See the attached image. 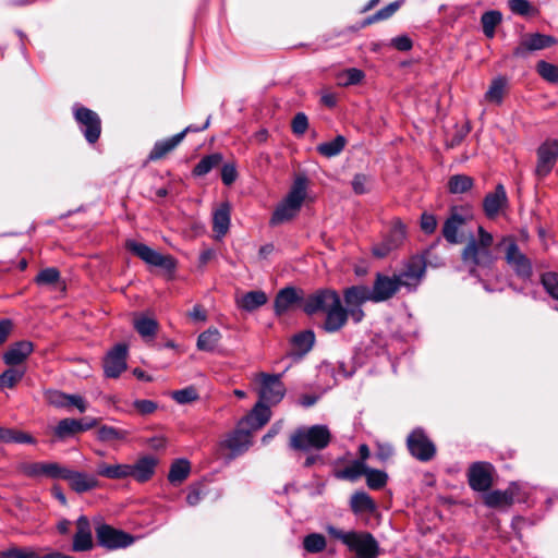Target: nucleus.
<instances>
[{
	"mask_svg": "<svg viewBox=\"0 0 558 558\" xmlns=\"http://www.w3.org/2000/svg\"><path fill=\"white\" fill-rule=\"evenodd\" d=\"M369 288L364 284H356L345 288L342 298L331 289H320L310 294L303 302V311L307 315L317 313L325 314L322 324L323 330L329 333L341 330L348 323L349 317L359 324L364 319L363 304L371 302Z\"/></svg>",
	"mask_w": 558,
	"mask_h": 558,
	"instance_id": "f257e3e1",
	"label": "nucleus"
},
{
	"mask_svg": "<svg viewBox=\"0 0 558 558\" xmlns=\"http://www.w3.org/2000/svg\"><path fill=\"white\" fill-rule=\"evenodd\" d=\"M492 245L493 235L483 227H478V239L470 240L462 252V260L472 276H477V268H490L494 264Z\"/></svg>",
	"mask_w": 558,
	"mask_h": 558,
	"instance_id": "f03ea898",
	"label": "nucleus"
},
{
	"mask_svg": "<svg viewBox=\"0 0 558 558\" xmlns=\"http://www.w3.org/2000/svg\"><path fill=\"white\" fill-rule=\"evenodd\" d=\"M307 178L298 175L293 184L280 204L274 210L270 225L278 226L293 219L300 211L306 197Z\"/></svg>",
	"mask_w": 558,
	"mask_h": 558,
	"instance_id": "7ed1b4c3",
	"label": "nucleus"
},
{
	"mask_svg": "<svg viewBox=\"0 0 558 558\" xmlns=\"http://www.w3.org/2000/svg\"><path fill=\"white\" fill-rule=\"evenodd\" d=\"M326 531L333 538L341 541L359 558H375L378 555V543L368 532H344L333 525H328Z\"/></svg>",
	"mask_w": 558,
	"mask_h": 558,
	"instance_id": "20e7f679",
	"label": "nucleus"
},
{
	"mask_svg": "<svg viewBox=\"0 0 558 558\" xmlns=\"http://www.w3.org/2000/svg\"><path fill=\"white\" fill-rule=\"evenodd\" d=\"M331 441V433L326 425L299 427L290 436L289 446L294 450L310 451L323 450Z\"/></svg>",
	"mask_w": 558,
	"mask_h": 558,
	"instance_id": "39448f33",
	"label": "nucleus"
},
{
	"mask_svg": "<svg viewBox=\"0 0 558 558\" xmlns=\"http://www.w3.org/2000/svg\"><path fill=\"white\" fill-rule=\"evenodd\" d=\"M125 247L133 253L135 256L141 258L144 263L162 268L171 276L175 271L177 260L171 255H162L159 252L153 250L148 245L136 242L134 240H128Z\"/></svg>",
	"mask_w": 558,
	"mask_h": 558,
	"instance_id": "423d86ee",
	"label": "nucleus"
},
{
	"mask_svg": "<svg viewBox=\"0 0 558 558\" xmlns=\"http://www.w3.org/2000/svg\"><path fill=\"white\" fill-rule=\"evenodd\" d=\"M426 271V262L423 256H412L404 264L403 268L395 274L400 288H405L409 292L417 289Z\"/></svg>",
	"mask_w": 558,
	"mask_h": 558,
	"instance_id": "0eeeda50",
	"label": "nucleus"
},
{
	"mask_svg": "<svg viewBox=\"0 0 558 558\" xmlns=\"http://www.w3.org/2000/svg\"><path fill=\"white\" fill-rule=\"evenodd\" d=\"M95 533L97 543L109 550L126 548L134 543V537L131 534L106 523L97 524Z\"/></svg>",
	"mask_w": 558,
	"mask_h": 558,
	"instance_id": "6e6552de",
	"label": "nucleus"
},
{
	"mask_svg": "<svg viewBox=\"0 0 558 558\" xmlns=\"http://www.w3.org/2000/svg\"><path fill=\"white\" fill-rule=\"evenodd\" d=\"M73 112L86 141L89 144L96 143L101 133V121L99 116L95 111L78 105L73 107Z\"/></svg>",
	"mask_w": 558,
	"mask_h": 558,
	"instance_id": "1a4fd4ad",
	"label": "nucleus"
},
{
	"mask_svg": "<svg viewBox=\"0 0 558 558\" xmlns=\"http://www.w3.org/2000/svg\"><path fill=\"white\" fill-rule=\"evenodd\" d=\"M259 381V401L270 405L278 404L286 395L284 384L281 381V375L258 374Z\"/></svg>",
	"mask_w": 558,
	"mask_h": 558,
	"instance_id": "9d476101",
	"label": "nucleus"
},
{
	"mask_svg": "<svg viewBox=\"0 0 558 558\" xmlns=\"http://www.w3.org/2000/svg\"><path fill=\"white\" fill-rule=\"evenodd\" d=\"M504 243L507 245L505 252L507 264L519 278L523 280L530 279L533 272L531 260L520 251L514 240L505 239Z\"/></svg>",
	"mask_w": 558,
	"mask_h": 558,
	"instance_id": "9b49d317",
	"label": "nucleus"
},
{
	"mask_svg": "<svg viewBox=\"0 0 558 558\" xmlns=\"http://www.w3.org/2000/svg\"><path fill=\"white\" fill-rule=\"evenodd\" d=\"M537 162L535 167V175L542 180L547 177L554 169L558 159V141H545L536 151Z\"/></svg>",
	"mask_w": 558,
	"mask_h": 558,
	"instance_id": "f8f14e48",
	"label": "nucleus"
},
{
	"mask_svg": "<svg viewBox=\"0 0 558 558\" xmlns=\"http://www.w3.org/2000/svg\"><path fill=\"white\" fill-rule=\"evenodd\" d=\"M407 445L410 453L420 461H429L436 454L435 445L421 428L414 429L408 436Z\"/></svg>",
	"mask_w": 558,
	"mask_h": 558,
	"instance_id": "ddd939ff",
	"label": "nucleus"
},
{
	"mask_svg": "<svg viewBox=\"0 0 558 558\" xmlns=\"http://www.w3.org/2000/svg\"><path fill=\"white\" fill-rule=\"evenodd\" d=\"M398 280L392 276H387L381 272H377L375 276L374 283L369 288L371 302L381 303L392 299L400 290Z\"/></svg>",
	"mask_w": 558,
	"mask_h": 558,
	"instance_id": "4468645a",
	"label": "nucleus"
},
{
	"mask_svg": "<svg viewBox=\"0 0 558 558\" xmlns=\"http://www.w3.org/2000/svg\"><path fill=\"white\" fill-rule=\"evenodd\" d=\"M405 234V226L399 219L393 220L383 242L373 247V254L376 257H386L392 250L403 243Z\"/></svg>",
	"mask_w": 558,
	"mask_h": 558,
	"instance_id": "2eb2a0df",
	"label": "nucleus"
},
{
	"mask_svg": "<svg viewBox=\"0 0 558 558\" xmlns=\"http://www.w3.org/2000/svg\"><path fill=\"white\" fill-rule=\"evenodd\" d=\"M494 466L488 462H474L468 470V482L475 492H486L493 485Z\"/></svg>",
	"mask_w": 558,
	"mask_h": 558,
	"instance_id": "dca6fc26",
	"label": "nucleus"
},
{
	"mask_svg": "<svg viewBox=\"0 0 558 558\" xmlns=\"http://www.w3.org/2000/svg\"><path fill=\"white\" fill-rule=\"evenodd\" d=\"M128 345L116 344L104 359V373L108 378H118L126 369Z\"/></svg>",
	"mask_w": 558,
	"mask_h": 558,
	"instance_id": "f3484780",
	"label": "nucleus"
},
{
	"mask_svg": "<svg viewBox=\"0 0 558 558\" xmlns=\"http://www.w3.org/2000/svg\"><path fill=\"white\" fill-rule=\"evenodd\" d=\"M59 478L66 480L70 487L78 494L89 492L99 485L98 480L94 475L72 471L62 465L60 468Z\"/></svg>",
	"mask_w": 558,
	"mask_h": 558,
	"instance_id": "a211bd4d",
	"label": "nucleus"
},
{
	"mask_svg": "<svg viewBox=\"0 0 558 558\" xmlns=\"http://www.w3.org/2000/svg\"><path fill=\"white\" fill-rule=\"evenodd\" d=\"M556 43L553 36L534 33L526 35L519 46L514 49L513 54L515 57H526L529 52L542 50L551 47Z\"/></svg>",
	"mask_w": 558,
	"mask_h": 558,
	"instance_id": "6ab92c4d",
	"label": "nucleus"
},
{
	"mask_svg": "<svg viewBox=\"0 0 558 558\" xmlns=\"http://www.w3.org/2000/svg\"><path fill=\"white\" fill-rule=\"evenodd\" d=\"M61 465L57 462H25L20 465V471L28 477L59 478Z\"/></svg>",
	"mask_w": 558,
	"mask_h": 558,
	"instance_id": "aec40b11",
	"label": "nucleus"
},
{
	"mask_svg": "<svg viewBox=\"0 0 558 558\" xmlns=\"http://www.w3.org/2000/svg\"><path fill=\"white\" fill-rule=\"evenodd\" d=\"M94 547L89 520L81 515L76 520V533L73 537L72 549L74 551H88Z\"/></svg>",
	"mask_w": 558,
	"mask_h": 558,
	"instance_id": "412c9836",
	"label": "nucleus"
},
{
	"mask_svg": "<svg viewBox=\"0 0 558 558\" xmlns=\"http://www.w3.org/2000/svg\"><path fill=\"white\" fill-rule=\"evenodd\" d=\"M158 459L153 456H144L134 464H130V476L138 483L148 482L155 474Z\"/></svg>",
	"mask_w": 558,
	"mask_h": 558,
	"instance_id": "4be33fe9",
	"label": "nucleus"
},
{
	"mask_svg": "<svg viewBox=\"0 0 558 558\" xmlns=\"http://www.w3.org/2000/svg\"><path fill=\"white\" fill-rule=\"evenodd\" d=\"M33 351V342L27 340L17 341L8 348L2 360L9 366H16L22 364Z\"/></svg>",
	"mask_w": 558,
	"mask_h": 558,
	"instance_id": "5701e85b",
	"label": "nucleus"
},
{
	"mask_svg": "<svg viewBox=\"0 0 558 558\" xmlns=\"http://www.w3.org/2000/svg\"><path fill=\"white\" fill-rule=\"evenodd\" d=\"M507 194L502 184H498L493 193H488L483 201V208L488 218H494L507 204Z\"/></svg>",
	"mask_w": 558,
	"mask_h": 558,
	"instance_id": "b1692460",
	"label": "nucleus"
},
{
	"mask_svg": "<svg viewBox=\"0 0 558 558\" xmlns=\"http://www.w3.org/2000/svg\"><path fill=\"white\" fill-rule=\"evenodd\" d=\"M270 416V404L258 401L251 413L240 422V425H247L252 429H258L268 423Z\"/></svg>",
	"mask_w": 558,
	"mask_h": 558,
	"instance_id": "393cba45",
	"label": "nucleus"
},
{
	"mask_svg": "<svg viewBox=\"0 0 558 558\" xmlns=\"http://www.w3.org/2000/svg\"><path fill=\"white\" fill-rule=\"evenodd\" d=\"M225 444L226 447L232 451L233 456L241 454L245 452L252 444L251 433L250 430H245L243 425L239 424V427L229 435Z\"/></svg>",
	"mask_w": 558,
	"mask_h": 558,
	"instance_id": "a878e982",
	"label": "nucleus"
},
{
	"mask_svg": "<svg viewBox=\"0 0 558 558\" xmlns=\"http://www.w3.org/2000/svg\"><path fill=\"white\" fill-rule=\"evenodd\" d=\"M466 222V218L458 211H452L442 226V235L447 242L457 244L461 240L459 238L460 228Z\"/></svg>",
	"mask_w": 558,
	"mask_h": 558,
	"instance_id": "bb28decb",
	"label": "nucleus"
},
{
	"mask_svg": "<svg viewBox=\"0 0 558 558\" xmlns=\"http://www.w3.org/2000/svg\"><path fill=\"white\" fill-rule=\"evenodd\" d=\"M514 500V484L505 490H492L484 496V504L489 508L509 507Z\"/></svg>",
	"mask_w": 558,
	"mask_h": 558,
	"instance_id": "cd10ccee",
	"label": "nucleus"
},
{
	"mask_svg": "<svg viewBox=\"0 0 558 558\" xmlns=\"http://www.w3.org/2000/svg\"><path fill=\"white\" fill-rule=\"evenodd\" d=\"M267 301V294L262 290L248 291L235 299L236 306L245 312H253L265 305Z\"/></svg>",
	"mask_w": 558,
	"mask_h": 558,
	"instance_id": "c85d7f7f",
	"label": "nucleus"
},
{
	"mask_svg": "<svg viewBox=\"0 0 558 558\" xmlns=\"http://www.w3.org/2000/svg\"><path fill=\"white\" fill-rule=\"evenodd\" d=\"M315 343V333L312 330H304L294 335L291 339L292 354L299 357L308 353Z\"/></svg>",
	"mask_w": 558,
	"mask_h": 558,
	"instance_id": "c756f323",
	"label": "nucleus"
},
{
	"mask_svg": "<svg viewBox=\"0 0 558 558\" xmlns=\"http://www.w3.org/2000/svg\"><path fill=\"white\" fill-rule=\"evenodd\" d=\"M230 227V205L222 203L213 216V230L218 238L226 235Z\"/></svg>",
	"mask_w": 558,
	"mask_h": 558,
	"instance_id": "7c9ffc66",
	"label": "nucleus"
},
{
	"mask_svg": "<svg viewBox=\"0 0 558 558\" xmlns=\"http://www.w3.org/2000/svg\"><path fill=\"white\" fill-rule=\"evenodd\" d=\"M182 141L183 134H175L169 138L156 142L148 155L149 160H159L163 158L167 154L172 151Z\"/></svg>",
	"mask_w": 558,
	"mask_h": 558,
	"instance_id": "2f4dec72",
	"label": "nucleus"
},
{
	"mask_svg": "<svg viewBox=\"0 0 558 558\" xmlns=\"http://www.w3.org/2000/svg\"><path fill=\"white\" fill-rule=\"evenodd\" d=\"M298 300L296 292L294 288L287 287L281 289L275 299L274 302V310L276 315L281 316L284 314L293 303H295Z\"/></svg>",
	"mask_w": 558,
	"mask_h": 558,
	"instance_id": "473e14b6",
	"label": "nucleus"
},
{
	"mask_svg": "<svg viewBox=\"0 0 558 558\" xmlns=\"http://www.w3.org/2000/svg\"><path fill=\"white\" fill-rule=\"evenodd\" d=\"M350 507L354 513L368 512L376 510V504L365 492H355L350 499Z\"/></svg>",
	"mask_w": 558,
	"mask_h": 558,
	"instance_id": "72a5a7b5",
	"label": "nucleus"
},
{
	"mask_svg": "<svg viewBox=\"0 0 558 558\" xmlns=\"http://www.w3.org/2000/svg\"><path fill=\"white\" fill-rule=\"evenodd\" d=\"M190 472V462L185 459H178L170 466L168 481L173 485H180L187 478Z\"/></svg>",
	"mask_w": 558,
	"mask_h": 558,
	"instance_id": "f704fd0d",
	"label": "nucleus"
},
{
	"mask_svg": "<svg viewBox=\"0 0 558 558\" xmlns=\"http://www.w3.org/2000/svg\"><path fill=\"white\" fill-rule=\"evenodd\" d=\"M99 476L110 480H122L130 476V464L100 463L97 468Z\"/></svg>",
	"mask_w": 558,
	"mask_h": 558,
	"instance_id": "c9c22d12",
	"label": "nucleus"
},
{
	"mask_svg": "<svg viewBox=\"0 0 558 558\" xmlns=\"http://www.w3.org/2000/svg\"><path fill=\"white\" fill-rule=\"evenodd\" d=\"M134 329L144 339H154L158 330V322L151 317L141 315L134 319Z\"/></svg>",
	"mask_w": 558,
	"mask_h": 558,
	"instance_id": "e433bc0d",
	"label": "nucleus"
},
{
	"mask_svg": "<svg viewBox=\"0 0 558 558\" xmlns=\"http://www.w3.org/2000/svg\"><path fill=\"white\" fill-rule=\"evenodd\" d=\"M223 160V157L219 153L204 156L194 167L193 174L195 177H203L209 173L213 169L218 167Z\"/></svg>",
	"mask_w": 558,
	"mask_h": 558,
	"instance_id": "4c0bfd02",
	"label": "nucleus"
},
{
	"mask_svg": "<svg viewBox=\"0 0 558 558\" xmlns=\"http://www.w3.org/2000/svg\"><path fill=\"white\" fill-rule=\"evenodd\" d=\"M221 339V333L217 328H208L197 338V349L201 351H214Z\"/></svg>",
	"mask_w": 558,
	"mask_h": 558,
	"instance_id": "58836bf2",
	"label": "nucleus"
},
{
	"mask_svg": "<svg viewBox=\"0 0 558 558\" xmlns=\"http://www.w3.org/2000/svg\"><path fill=\"white\" fill-rule=\"evenodd\" d=\"M0 442L35 444V439L29 434L19 429L4 428L0 426Z\"/></svg>",
	"mask_w": 558,
	"mask_h": 558,
	"instance_id": "ea45409f",
	"label": "nucleus"
},
{
	"mask_svg": "<svg viewBox=\"0 0 558 558\" xmlns=\"http://www.w3.org/2000/svg\"><path fill=\"white\" fill-rule=\"evenodd\" d=\"M366 469L367 465L363 463V461L354 460L342 470H339L336 473V477L340 480H348L354 482L362 475H365Z\"/></svg>",
	"mask_w": 558,
	"mask_h": 558,
	"instance_id": "a19ab883",
	"label": "nucleus"
},
{
	"mask_svg": "<svg viewBox=\"0 0 558 558\" xmlns=\"http://www.w3.org/2000/svg\"><path fill=\"white\" fill-rule=\"evenodd\" d=\"M345 143L344 136L338 135L330 142L319 144L316 149L322 156L331 158L343 150Z\"/></svg>",
	"mask_w": 558,
	"mask_h": 558,
	"instance_id": "79ce46f5",
	"label": "nucleus"
},
{
	"mask_svg": "<svg viewBox=\"0 0 558 558\" xmlns=\"http://www.w3.org/2000/svg\"><path fill=\"white\" fill-rule=\"evenodd\" d=\"M507 84L508 81L504 76H498L495 80H493L488 90L485 94L486 100L500 105L502 102Z\"/></svg>",
	"mask_w": 558,
	"mask_h": 558,
	"instance_id": "37998d69",
	"label": "nucleus"
},
{
	"mask_svg": "<svg viewBox=\"0 0 558 558\" xmlns=\"http://www.w3.org/2000/svg\"><path fill=\"white\" fill-rule=\"evenodd\" d=\"M502 16L499 11H487L481 17L483 33L486 37L493 38L495 35V28L501 23Z\"/></svg>",
	"mask_w": 558,
	"mask_h": 558,
	"instance_id": "c03bdc74",
	"label": "nucleus"
},
{
	"mask_svg": "<svg viewBox=\"0 0 558 558\" xmlns=\"http://www.w3.org/2000/svg\"><path fill=\"white\" fill-rule=\"evenodd\" d=\"M78 433V420L76 418H63L54 427V435L59 439H65Z\"/></svg>",
	"mask_w": 558,
	"mask_h": 558,
	"instance_id": "a18cd8bd",
	"label": "nucleus"
},
{
	"mask_svg": "<svg viewBox=\"0 0 558 558\" xmlns=\"http://www.w3.org/2000/svg\"><path fill=\"white\" fill-rule=\"evenodd\" d=\"M473 179L465 174L452 175L448 181V190L452 194H462L471 190Z\"/></svg>",
	"mask_w": 558,
	"mask_h": 558,
	"instance_id": "49530a36",
	"label": "nucleus"
},
{
	"mask_svg": "<svg viewBox=\"0 0 558 558\" xmlns=\"http://www.w3.org/2000/svg\"><path fill=\"white\" fill-rule=\"evenodd\" d=\"M128 435V430L116 428L113 426L108 425H102L97 430L98 440L104 442L125 440Z\"/></svg>",
	"mask_w": 558,
	"mask_h": 558,
	"instance_id": "de8ad7c7",
	"label": "nucleus"
},
{
	"mask_svg": "<svg viewBox=\"0 0 558 558\" xmlns=\"http://www.w3.org/2000/svg\"><path fill=\"white\" fill-rule=\"evenodd\" d=\"M364 77V72L356 68L347 69L337 75L338 84L343 87L360 84Z\"/></svg>",
	"mask_w": 558,
	"mask_h": 558,
	"instance_id": "09e8293b",
	"label": "nucleus"
},
{
	"mask_svg": "<svg viewBox=\"0 0 558 558\" xmlns=\"http://www.w3.org/2000/svg\"><path fill=\"white\" fill-rule=\"evenodd\" d=\"M24 368H15L11 366L0 374V389L13 388L24 377Z\"/></svg>",
	"mask_w": 558,
	"mask_h": 558,
	"instance_id": "8fccbe9b",
	"label": "nucleus"
},
{
	"mask_svg": "<svg viewBox=\"0 0 558 558\" xmlns=\"http://www.w3.org/2000/svg\"><path fill=\"white\" fill-rule=\"evenodd\" d=\"M326 538L323 534L311 533L303 539V547L307 553L318 554L326 548Z\"/></svg>",
	"mask_w": 558,
	"mask_h": 558,
	"instance_id": "3c124183",
	"label": "nucleus"
},
{
	"mask_svg": "<svg viewBox=\"0 0 558 558\" xmlns=\"http://www.w3.org/2000/svg\"><path fill=\"white\" fill-rule=\"evenodd\" d=\"M366 477V484L371 489H381L388 481V475L386 472L371 469L367 466L365 475Z\"/></svg>",
	"mask_w": 558,
	"mask_h": 558,
	"instance_id": "603ef678",
	"label": "nucleus"
},
{
	"mask_svg": "<svg viewBox=\"0 0 558 558\" xmlns=\"http://www.w3.org/2000/svg\"><path fill=\"white\" fill-rule=\"evenodd\" d=\"M60 281V271L56 267H49L40 270L35 278L39 286H51Z\"/></svg>",
	"mask_w": 558,
	"mask_h": 558,
	"instance_id": "864d4df0",
	"label": "nucleus"
},
{
	"mask_svg": "<svg viewBox=\"0 0 558 558\" xmlns=\"http://www.w3.org/2000/svg\"><path fill=\"white\" fill-rule=\"evenodd\" d=\"M541 283L545 291L554 299L558 300V275L553 271H548L542 275Z\"/></svg>",
	"mask_w": 558,
	"mask_h": 558,
	"instance_id": "5fc2aeb1",
	"label": "nucleus"
},
{
	"mask_svg": "<svg viewBox=\"0 0 558 558\" xmlns=\"http://www.w3.org/2000/svg\"><path fill=\"white\" fill-rule=\"evenodd\" d=\"M538 74L549 83H558V66L544 60L537 62Z\"/></svg>",
	"mask_w": 558,
	"mask_h": 558,
	"instance_id": "6e6d98bb",
	"label": "nucleus"
},
{
	"mask_svg": "<svg viewBox=\"0 0 558 558\" xmlns=\"http://www.w3.org/2000/svg\"><path fill=\"white\" fill-rule=\"evenodd\" d=\"M509 9L520 16H529L536 12L529 0H508Z\"/></svg>",
	"mask_w": 558,
	"mask_h": 558,
	"instance_id": "4d7b16f0",
	"label": "nucleus"
},
{
	"mask_svg": "<svg viewBox=\"0 0 558 558\" xmlns=\"http://www.w3.org/2000/svg\"><path fill=\"white\" fill-rule=\"evenodd\" d=\"M174 401L180 404H185L198 399V393L194 387H186L181 390H175L171 393Z\"/></svg>",
	"mask_w": 558,
	"mask_h": 558,
	"instance_id": "13d9d810",
	"label": "nucleus"
},
{
	"mask_svg": "<svg viewBox=\"0 0 558 558\" xmlns=\"http://www.w3.org/2000/svg\"><path fill=\"white\" fill-rule=\"evenodd\" d=\"M47 402L56 408H68L69 395L59 390H47L45 392Z\"/></svg>",
	"mask_w": 558,
	"mask_h": 558,
	"instance_id": "bf43d9fd",
	"label": "nucleus"
},
{
	"mask_svg": "<svg viewBox=\"0 0 558 558\" xmlns=\"http://www.w3.org/2000/svg\"><path fill=\"white\" fill-rule=\"evenodd\" d=\"M399 8H400V3L398 1L391 2L388 5L378 10L374 15L369 16L367 20V23H374L377 21L387 20L390 16H392Z\"/></svg>",
	"mask_w": 558,
	"mask_h": 558,
	"instance_id": "052dcab7",
	"label": "nucleus"
},
{
	"mask_svg": "<svg viewBox=\"0 0 558 558\" xmlns=\"http://www.w3.org/2000/svg\"><path fill=\"white\" fill-rule=\"evenodd\" d=\"M292 132L298 135L302 136L306 132L308 128V119L305 113L299 112L294 116L292 123Z\"/></svg>",
	"mask_w": 558,
	"mask_h": 558,
	"instance_id": "680f3d73",
	"label": "nucleus"
},
{
	"mask_svg": "<svg viewBox=\"0 0 558 558\" xmlns=\"http://www.w3.org/2000/svg\"><path fill=\"white\" fill-rule=\"evenodd\" d=\"M0 558H38L34 551L23 548H10L0 554Z\"/></svg>",
	"mask_w": 558,
	"mask_h": 558,
	"instance_id": "e2e57ef3",
	"label": "nucleus"
},
{
	"mask_svg": "<svg viewBox=\"0 0 558 558\" xmlns=\"http://www.w3.org/2000/svg\"><path fill=\"white\" fill-rule=\"evenodd\" d=\"M437 219L433 214L423 213L421 216V229L426 234H432L436 231Z\"/></svg>",
	"mask_w": 558,
	"mask_h": 558,
	"instance_id": "0e129e2a",
	"label": "nucleus"
},
{
	"mask_svg": "<svg viewBox=\"0 0 558 558\" xmlns=\"http://www.w3.org/2000/svg\"><path fill=\"white\" fill-rule=\"evenodd\" d=\"M238 178V171L233 163H226L221 169V180L225 185H231Z\"/></svg>",
	"mask_w": 558,
	"mask_h": 558,
	"instance_id": "69168bd1",
	"label": "nucleus"
},
{
	"mask_svg": "<svg viewBox=\"0 0 558 558\" xmlns=\"http://www.w3.org/2000/svg\"><path fill=\"white\" fill-rule=\"evenodd\" d=\"M134 408L143 415H148L154 413L158 405L155 401L141 399L134 401Z\"/></svg>",
	"mask_w": 558,
	"mask_h": 558,
	"instance_id": "338daca9",
	"label": "nucleus"
},
{
	"mask_svg": "<svg viewBox=\"0 0 558 558\" xmlns=\"http://www.w3.org/2000/svg\"><path fill=\"white\" fill-rule=\"evenodd\" d=\"M205 493L201 489L199 486L194 485L190 487L189 494L186 496V502L189 506L194 507L201 502Z\"/></svg>",
	"mask_w": 558,
	"mask_h": 558,
	"instance_id": "774afa93",
	"label": "nucleus"
}]
</instances>
